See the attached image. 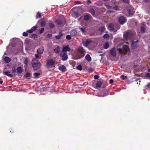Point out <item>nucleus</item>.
Listing matches in <instances>:
<instances>
[{"mask_svg": "<svg viewBox=\"0 0 150 150\" xmlns=\"http://www.w3.org/2000/svg\"><path fill=\"white\" fill-rule=\"evenodd\" d=\"M77 32L76 30H72L70 32L71 35L74 36L77 35Z\"/></svg>", "mask_w": 150, "mask_h": 150, "instance_id": "nucleus-17", "label": "nucleus"}, {"mask_svg": "<svg viewBox=\"0 0 150 150\" xmlns=\"http://www.w3.org/2000/svg\"><path fill=\"white\" fill-rule=\"evenodd\" d=\"M35 57L36 58H35L36 59H38L39 58V55L38 54H35Z\"/></svg>", "mask_w": 150, "mask_h": 150, "instance_id": "nucleus-60", "label": "nucleus"}, {"mask_svg": "<svg viewBox=\"0 0 150 150\" xmlns=\"http://www.w3.org/2000/svg\"><path fill=\"white\" fill-rule=\"evenodd\" d=\"M46 21L44 20H42L41 21V26L42 27H45L46 25Z\"/></svg>", "mask_w": 150, "mask_h": 150, "instance_id": "nucleus-31", "label": "nucleus"}, {"mask_svg": "<svg viewBox=\"0 0 150 150\" xmlns=\"http://www.w3.org/2000/svg\"><path fill=\"white\" fill-rule=\"evenodd\" d=\"M66 20L63 16H61L60 17L56 20L55 22L58 25H64Z\"/></svg>", "mask_w": 150, "mask_h": 150, "instance_id": "nucleus-3", "label": "nucleus"}, {"mask_svg": "<svg viewBox=\"0 0 150 150\" xmlns=\"http://www.w3.org/2000/svg\"><path fill=\"white\" fill-rule=\"evenodd\" d=\"M12 71L14 73L16 72V69L15 68H13L12 69Z\"/></svg>", "mask_w": 150, "mask_h": 150, "instance_id": "nucleus-56", "label": "nucleus"}, {"mask_svg": "<svg viewBox=\"0 0 150 150\" xmlns=\"http://www.w3.org/2000/svg\"><path fill=\"white\" fill-rule=\"evenodd\" d=\"M3 83V81L2 79L0 78V84H2Z\"/></svg>", "mask_w": 150, "mask_h": 150, "instance_id": "nucleus-61", "label": "nucleus"}, {"mask_svg": "<svg viewBox=\"0 0 150 150\" xmlns=\"http://www.w3.org/2000/svg\"><path fill=\"white\" fill-rule=\"evenodd\" d=\"M121 1L122 3L127 4H129L130 2L129 0H121Z\"/></svg>", "mask_w": 150, "mask_h": 150, "instance_id": "nucleus-34", "label": "nucleus"}, {"mask_svg": "<svg viewBox=\"0 0 150 150\" xmlns=\"http://www.w3.org/2000/svg\"><path fill=\"white\" fill-rule=\"evenodd\" d=\"M108 29L111 31H114L115 29L114 28V24L112 23H111L109 24L108 26Z\"/></svg>", "mask_w": 150, "mask_h": 150, "instance_id": "nucleus-14", "label": "nucleus"}, {"mask_svg": "<svg viewBox=\"0 0 150 150\" xmlns=\"http://www.w3.org/2000/svg\"><path fill=\"white\" fill-rule=\"evenodd\" d=\"M16 71L19 74H21L23 71V69L21 67H18L16 69Z\"/></svg>", "mask_w": 150, "mask_h": 150, "instance_id": "nucleus-21", "label": "nucleus"}, {"mask_svg": "<svg viewBox=\"0 0 150 150\" xmlns=\"http://www.w3.org/2000/svg\"><path fill=\"white\" fill-rule=\"evenodd\" d=\"M133 34L130 32H127L124 35V37L126 40H130L133 36Z\"/></svg>", "mask_w": 150, "mask_h": 150, "instance_id": "nucleus-4", "label": "nucleus"}, {"mask_svg": "<svg viewBox=\"0 0 150 150\" xmlns=\"http://www.w3.org/2000/svg\"><path fill=\"white\" fill-rule=\"evenodd\" d=\"M26 32L28 33H33V31H32V30H31V28L29 30H27Z\"/></svg>", "mask_w": 150, "mask_h": 150, "instance_id": "nucleus-55", "label": "nucleus"}, {"mask_svg": "<svg viewBox=\"0 0 150 150\" xmlns=\"http://www.w3.org/2000/svg\"><path fill=\"white\" fill-rule=\"evenodd\" d=\"M37 35L35 34H33L31 35L30 37L32 38H34L37 36Z\"/></svg>", "mask_w": 150, "mask_h": 150, "instance_id": "nucleus-43", "label": "nucleus"}, {"mask_svg": "<svg viewBox=\"0 0 150 150\" xmlns=\"http://www.w3.org/2000/svg\"><path fill=\"white\" fill-rule=\"evenodd\" d=\"M113 80L112 79H110L109 81V83L110 84H112L113 83Z\"/></svg>", "mask_w": 150, "mask_h": 150, "instance_id": "nucleus-58", "label": "nucleus"}, {"mask_svg": "<svg viewBox=\"0 0 150 150\" xmlns=\"http://www.w3.org/2000/svg\"><path fill=\"white\" fill-rule=\"evenodd\" d=\"M23 35L24 36L26 37L28 36V34L27 33V32H24L23 33Z\"/></svg>", "mask_w": 150, "mask_h": 150, "instance_id": "nucleus-48", "label": "nucleus"}, {"mask_svg": "<svg viewBox=\"0 0 150 150\" xmlns=\"http://www.w3.org/2000/svg\"><path fill=\"white\" fill-rule=\"evenodd\" d=\"M40 75L39 73L36 72L34 74L33 78L35 79H36L39 78V76Z\"/></svg>", "mask_w": 150, "mask_h": 150, "instance_id": "nucleus-29", "label": "nucleus"}, {"mask_svg": "<svg viewBox=\"0 0 150 150\" xmlns=\"http://www.w3.org/2000/svg\"><path fill=\"white\" fill-rule=\"evenodd\" d=\"M110 37L109 35L107 34H104L103 36V37L105 39H107L108 38Z\"/></svg>", "mask_w": 150, "mask_h": 150, "instance_id": "nucleus-37", "label": "nucleus"}, {"mask_svg": "<svg viewBox=\"0 0 150 150\" xmlns=\"http://www.w3.org/2000/svg\"><path fill=\"white\" fill-rule=\"evenodd\" d=\"M44 28H42L40 31V34H42L44 31Z\"/></svg>", "mask_w": 150, "mask_h": 150, "instance_id": "nucleus-47", "label": "nucleus"}, {"mask_svg": "<svg viewBox=\"0 0 150 150\" xmlns=\"http://www.w3.org/2000/svg\"><path fill=\"white\" fill-rule=\"evenodd\" d=\"M117 50L119 51V52L120 54H122L123 53L122 50L121 48H119Z\"/></svg>", "mask_w": 150, "mask_h": 150, "instance_id": "nucleus-49", "label": "nucleus"}, {"mask_svg": "<svg viewBox=\"0 0 150 150\" xmlns=\"http://www.w3.org/2000/svg\"><path fill=\"white\" fill-rule=\"evenodd\" d=\"M79 28L80 29V31L82 33H85L87 31L86 30V27L84 26H83L82 27H79Z\"/></svg>", "mask_w": 150, "mask_h": 150, "instance_id": "nucleus-18", "label": "nucleus"}, {"mask_svg": "<svg viewBox=\"0 0 150 150\" xmlns=\"http://www.w3.org/2000/svg\"><path fill=\"white\" fill-rule=\"evenodd\" d=\"M4 60L6 63H9L11 61V59L8 57H6L4 59Z\"/></svg>", "mask_w": 150, "mask_h": 150, "instance_id": "nucleus-22", "label": "nucleus"}, {"mask_svg": "<svg viewBox=\"0 0 150 150\" xmlns=\"http://www.w3.org/2000/svg\"><path fill=\"white\" fill-rule=\"evenodd\" d=\"M71 51V49L69 45H67L63 47L62 51L63 53H66L67 52H70Z\"/></svg>", "mask_w": 150, "mask_h": 150, "instance_id": "nucleus-7", "label": "nucleus"}, {"mask_svg": "<svg viewBox=\"0 0 150 150\" xmlns=\"http://www.w3.org/2000/svg\"><path fill=\"white\" fill-rule=\"evenodd\" d=\"M77 69L78 70L81 71L82 70V66L80 64L77 67H76Z\"/></svg>", "mask_w": 150, "mask_h": 150, "instance_id": "nucleus-38", "label": "nucleus"}, {"mask_svg": "<svg viewBox=\"0 0 150 150\" xmlns=\"http://www.w3.org/2000/svg\"><path fill=\"white\" fill-rule=\"evenodd\" d=\"M113 8L116 11H118L119 10V7L117 5H115V6H113Z\"/></svg>", "mask_w": 150, "mask_h": 150, "instance_id": "nucleus-42", "label": "nucleus"}, {"mask_svg": "<svg viewBox=\"0 0 150 150\" xmlns=\"http://www.w3.org/2000/svg\"><path fill=\"white\" fill-rule=\"evenodd\" d=\"M121 78L123 79H125L127 78V76H124V75H122L120 76Z\"/></svg>", "mask_w": 150, "mask_h": 150, "instance_id": "nucleus-45", "label": "nucleus"}, {"mask_svg": "<svg viewBox=\"0 0 150 150\" xmlns=\"http://www.w3.org/2000/svg\"><path fill=\"white\" fill-rule=\"evenodd\" d=\"M58 69L62 72H65L67 70L66 67L63 65H62L61 66L59 67Z\"/></svg>", "mask_w": 150, "mask_h": 150, "instance_id": "nucleus-13", "label": "nucleus"}, {"mask_svg": "<svg viewBox=\"0 0 150 150\" xmlns=\"http://www.w3.org/2000/svg\"><path fill=\"white\" fill-rule=\"evenodd\" d=\"M37 26L36 25L33 26L31 28V30L33 31V32L35 31L37 28Z\"/></svg>", "mask_w": 150, "mask_h": 150, "instance_id": "nucleus-39", "label": "nucleus"}, {"mask_svg": "<svg viewBox=\"0 0 150 150\" xmlns=\"http://www.w3.org/2000/svg\"><path fill=\"white\" fill-rule=\"evenodd\" d=\"M147 71L148 72H150V68H148Z\"/></svg>", "mask_w": 150, "mask_h": 150, "instance_id": "nucleus-64", "label": "nucleus"}, {"mask_svg": "<svg viewBox=\"0 0 150 150\" xmlns=\"http://www.w3.org/2000/svg\"><path fill=\"white\" fill-rule=\"evenodd\" d=\"M144 1L145 3L148 2V3H149L150 0H144Z\"/></svg>", "mask_w": 150, "mask_h": 150, "instance_id": "nucleus-59", "label": "nucleus"}, {"mask_svg": "<svg viewBox=\"0 0 150 150\" xmlns=\"http://www.w3.org/2000/svg\"><path fill=\"white\" fill-rule=\"evenodd\" d=\"M89 12L91 13L93 16L95 14V11L93 8H91L89 10Z\"/></svg>", "mask_w": 150, "mask_h": 150, "instance_id": "nucleus-26", "label": "nucleus"}, {"mask_svg": "<svg viewBox=\"0 0 150 150\" xmlns=\"http://www.w3.org/2000/svg\"><path fill=\"white\" fill-rule=\"evenodd\" d=\"M85 58L88 62L90 61L91 60V59L90 56L88 54L86 55Z\"/></svg>", "mask_w": 150, "mask_h": 150, "instance_id": "nucleus-27", "label": "nucleus"}, {"mask_svg": "<svg viewBox=\"0 0 150 150\" xmlns=\"http://www.w3.org/2000/svg\"><path fill=\"white\" fill-rule=\"evenodd\" d=\"M123 50L125 52V54H126L129 50L128 46L127 45H125L123 46Z\"/></svg>", "mask_w": 150, "mask_h": 150, "instance_id": "nucleus-16", "label": "nucleus"}, {"mask_svg": "<svg viewBox=\"0 0 150 150\" xmlns=\"http://www.w3.org/2000/svg\"><path fill=\"white\" fill-rule=\"evenodd\" d=\"M105 30V28L103 26H101L98 29V31L100 32L101 33L103 32H104Z\"/></svg>", "mask_w": 150, "mask_h": 150, "instance_id": "nucleus-32", "label": "nucleus"}, {"mask_svg": "<svg viewBox=\"0 0 150 150\" xmlns=\"http://www.w3.org/2000/svg\"><path fill=\"white\" fill-rule=\"evenodd\" d=\"M127 11L128 13V17L132 16L134 13L133 9L132 8H128L127 9Z\"/></svg>", "mask_w": 150, "mask_h": 150, "instance_id": "nucleus-12", "label": "nucleus"}, {"mask_svg": "<svg viewBox=\"0 0 150 150\" xmlns=\"http://www.w3.org/2000/svg\"><path fill=\"white\" fill-rule=\"evenodd\" d=\"M146 29L144 27L141 26L140 28L141 31L142 33H144L145 32Z\"/></svg>", "mask_w": 150, "mask_h": 150, "instance_id": "nucleus-36", "label": "nucleus"}, {"mask_svg": "<svg viewBox=\"0 0 150 150\" xmlns=\"http://www.w3.org/2000/svg\"><path fill=\"white\" fill-rule=\"evenodd\" d=\"M75 4H81V2L80 1H76L74 2Z\"/></svg>", "mask_w": 150, "mask_h": 150, "instance_id": "nucleus-57", "label": "nucleus"}, {"mask_svg": "<svg viewBox=\"0 0 150 150\" xmlns=\"http://www.w3.org/2000/svg\"><path fill=\"white\" fill-rule=\"evenodd\" d=\"M55 64V62L52 59H50L47 61L46 64L48 66H53Z\"/></svg>", "mask_w": 150, "mask_h": 150, "instance_id": "nucleus-10", "label": "nucleus"}, {"mask_svg": "<svg viewBox=\"0 0 150 150\" xmlns=\"http://www.w3.org/2000/svg\"><path fill=\"white\" fill-rule=\"evenodd\" d=\"M60 47L59 46H57V47H56L54 49V51L56 53H58L60 51Z\"/></svg>", "mask_w": 150, "mask_h": 150, "instance_id": "nucleus-24", "label": "nucleus"}, {"mask_svg": "<svg viewBox=\"0 0 150 150\" xmlns=\"http://www.w3.org/2000/svg\"><path fill=\"white\" fill-rule=\"evenodd\" d=\"M104 5L105 6H106L108 8V9L110 8L111 7V6L110 5L107 4L105 3H104Z\"/></svg>", "mask_w": 150, "mask_h": 150, "instance_id": "nucleus-44", "label": "nucleus"}, {"mask_svg": "<svg viewBox=\"0 0 150 150\" xmlns=\"http://www.w3.org/2000/svg\"><path fill=\"white\" fill-rule=\"evenodd\" d=\"M138 41L133 42L131 45V47L132 50L137 48L138 47Z\"/></svg>", "mask_w": 150, "mask_h": 150, "instance_id": "nucleus-6", "label": "nucleus"}, {"mask_svg": "<svg viewBox=\"0 0 150 150\" xmlns=\"http://www.w3.org/2000/svg\"><path fill=\"white\" fill-rule=\"evenodd\" d=\"M94 71L93 69L91 68H90L88 69V71L90 72H92Z\"/></svg>", "mask_w": 150, "mask_h": 150, "instance_id": "nucleus-51", "label": "nucleus"}, {"mask_svg": "<svg viewBox=\"0 0 150 150\" xmlns=\"http://www.w3.org/2000/svg\"><path fill=\"white\" fill-rule=\"evenodd\" d=\"M148 52H150V46L148 47Z\"/></svg>", "mask_w": 150, "mask_h": 150, "instance_id": "nucleus-62", "label": "nucleus"}, {"mask_svg": "<svg viewBox=\"0 0 150 150\" xmlns=\"http://www.w3.org/2000/svg\"><path fill=\"white\" fill-rule=\"evenodd\" d=\"M78 52L80 54L79 58L81 59L86 54V50L82 46L79 47L77 49Z\"/></svg>", "mask_w": 150, "mask_h": 150, "instance_id": "nucleus-2", "label": "nucleus"}, {"mask_svg": "<svg viewBox=\"0 0 150 150\" xmlns=\"http://www.w3.org/2000/svg\"><path fill=\"white\" fill-rule=\"evenodd\" d=\"M102 84L101 81H98L96 84V87L97 88H98L101 87Z\"/></svg>", "mask_w": 150, "mask_h": 150, "instance_id": "nucleus-23", "label": "nucleus"}, {"mask_svg": "<svg viewBox=\"0 0 150 150\" xmlns=\"http://www.w3.org/2000/svg\"><path fill=\"white\" fill-rule=\"evenodd\" d=\"M62 33L61 32H60L58 35H56L55 36V38L57 40H59L61 38V37H62Z\"/></svg>", "mask_w": 150, "mask_h": 150, "instance_id": "nucleus-25", "label": "nucleus"}, {"mask_svg": "<svg viewBox=\"0 0 150 150\" xmlns=\"http://www.w3.org/2000/svg\"><path fill=\"white\" fill-rule=\"evenodd\" d=\"M66 38L68 40H70L71 39V37L70 35H67L66 36Z\"/></svg>", "mask_w": 150, "mask_h": 150, "instance_id": "nucleus-46", "label": "nucleus"}, {"mask_svg": "<svg viewBox=\"0 0 150 150\" xmlns=\"http://www.w3.org/2000/svg\"><path fill=\"white\" fill-rule=\"evenodd\" d=\"M32 76V74L29 72H26L24 76L25 78H28L30 79V77Z\"/></svg>", "mask_w": 150, "mask_h": 150, "instance_id": "nucleus-20", "label": "nucleus"}, {"mask_svg": "<svg viewBox=\"0 0 150 150\" xmlns=\"http://www.w3.org/2000/svg\"><path fill=\"white\" fill-rule=\"evenodd\" d=\"M32 65L33 69L36 70L40 68L41 64L38 60L35 58H33L31 62Z\"/></svg>", "mask_w": 150, "mask_h": 150, "instance_id": "nucleus-1", "label": "nucleus"}, {"mask_svg": "<svg viewBox=\"0 0 150 150\" xmlns=\"http://www.w3.org/2000/svg\"><path fill=\"white\" fill-rule=\"evenodd\" d=\"M90 16H91V15L89 14L86 15L84 16L83 19L84 20H87L89 19Z\"/></svg>", "mask_w": 150, "mask_h": 150, "instance_id": "nucleus-28", "label": "nucleus"}, {"mask_svg": "<svg viewBox=\"0 0 150 150\" xmlns=\"http://www.w3.org/2000/svg\"><path fill=\"white\" fill-rule=\"evenodd\" d=\"M86 2L88 5L92 3L91 1L90 0H87L86 1Z\"/></svg>", "mask_w": 150, "mask_h": 150, "instance_id": "nucleus-53", "label": "nucleus"}, {"mask_svg": "<svg viewBox=\"0 0 150 150\" xmlns=\"http://www.w3.org/2000/svg\"><path fill=\"white\" fill-rule=\"evenodd\" d=\"M99 76L97 75H95L94 76V78L96 79H98L99 78Z\"/></svg>", "mask_w": 150, "mask_h": 150, "instance_id": "nucleus-54", "label": "nucleus"}, {"mask_svg": "<svg viewBox=\"0 0 150 150\" xmlns=\"http://www.w3.org/2000/svg\"><path fill=\"white\" fill-rule=\"evenodd\" d=\"M74 15L77 17H78L80 16V15L79 14V12L77 11L75 12L74 13Z\"/></svg>", "mask_w": 150, "mask_h": 150, "instance_id": "nucleus-41", "label": "nucleus"}, {"mask_svg": "<svg viewBox=\"0 0 150 150\" xmlns=\"http://www.w3.org/2000/svg\"><path fill=\"white\" fill-rule=\"evenodd\" d=\"M49 25L50 28H53L54 26V24L52 23H49Z\"/></svg>", "mask_w": 150, "mask_h": 150, "instance_id": "nucleus-40", "label": "nucleus"}, {"mask_svg": "<svg viewBox=\"0 0 150 150\" xmlns=\"http://www.w3.org/2000/svg\"><path fill=\"white\" fill-rule=\"evenodd\" d=\"M145 77H150V73H147L145 74Z\"/></svg>", "mask_w": 150, "mask_h": 150, "instance_id": "nucleus-50", "label": "nucleus"}, {"mask_svg": "<svg viewBox=\"0 0 150 150\" xmlns=\"http://www.w3.org/2000/svg\"><path fill=\"white\" fill-rule=\"evenodd\" d=\"M92 42V41L89 39H85L82 40V43L83 45L85 47H87Z\"/></svg>", "mask_w": 150, "mask_h": 150, "instance_id": "nucleus-5", "label": "nucleus"}, {"mask_svg": "<svg viewBox=\"0 0 150 150\" xmlns=\"http://www.w3.org/2000/svg\"><path fill=\"white\" fill-rule=\"evenodd\" d=\"M110 54L113 57H115L116 55V51L114 47L112 48L110 50Z\"/></svg>", "mask_w": 150, "mask_h": 150, "instance_id": "nucleus-11", "label": "nucleus"}, {"mask_svg": "<svg viewBox=\"0 0 150 150\" xmlns=\"http://www.w3.org/2000/svg\"><path fill=\"white\" fill-rule=\"evenodd\" d=\"M60 56L62 57L61 59L63 61L67 60L68 58V55L66 53H61Z\"/></svg>", "mask_w": 150, "mask_h": 150, "instance_id": "nucleus-8", "label": "nucleus"}, {"mask_svg": "<svg viewBox=\"0 0 150 150\" xmlns=\"http://www.w3.org/2000/svg\"><path fill=\"white\" fill-rule=\"evenodd\" d=\"M118 21L119 23L121 24H123L126 21L125 18L124 16L120 17L119 18Z\"/></svg>", "mask_w": 150, "mask_h": 150, "instance_id": "nucleus-9", "label": "nucleus"}, {"mask_svg": "<svg viewBox=\"0 0 150 150\" xmlns=\"http://www.w3.org/2000/svg\"><path fill=\"white\" fill-rule=\"evenodd\" d=\"M146 86L147 87L149 88H150V84H148L146 85Z\"/></svg>", "mask_w": 150, "mask_h": 150, "instance_id": "nucleus-63", "label": "nucleus"}, {"mask_svg": "<svg viewBox=\"0 0 150 150\" xmlns=\"http://www.w3.org/2000/svg\"><path fill=\"white\" fill-rule=\"evenodd\" d=\"M10 72L9 71H3V74L4 75H6L7 76H9L10 77H12L13 76L12 74H9Z\"/></svg>", "mask_w": 150, "mask_h": 150, "instance_id": "nucleus-19", "label": "nucleus"}, {"mask_svg": "<svg viewBox=\"0 0 150 150\" xmlns=\"http://www.w3.org/2000/svg\"><path fill=\"white\" fill-rule=\"evenodd\" d=\"M46 37L47 38H51L52 37V34L50 33H49L46 35Z\"/></svg>", "mask_w": 150, "mask_h": 150, "instance_id": "nucleus-52", "label": "nucleus"}, {"mask_svg": "<svg viewBox=\"0 0 150 150\" xmlns=\"http://www.w3.org/2000/svg\"><path fill=\"white\" fill-rule=\"evenodd\" d=\"M28 58L27 57H26L25 58V60L23 62V63L24 64H25V66H27L28 65Z\"/></svg>", "mask_w": 150, "mask_h": 150, "instance_id": "nucleus-33", "label": "nucleus"}, {"mask_svg": "<svg viewBox=\"0 0 150 150\" xmlns=\"http://www.w3.org/2000/svg\"><path fill=\"white\" fill-rule=\"evenodd\" d=\"M41 13L40 12H38L37 13V15L36 16V18H41Z\"/></svg>", "mask_w": 150, "mask_h": 150, "instance_id": "nucleus-35", "label": "nucleus"}, {"mask_svg": "<svg viewBox=\"0 0 150 150\" xmlns=\"http://www.w3.org/2000/svg\"><path fill=\"white\" fill-rule=\"evenodd\" d=\"M44 50V47L42 46H41L40 48L37 50V52L38 53L41 54H42Z\"/></svg>", "mask_w": 150, "mask_h": 150, "instance_id": "nucleus-15", "label": "nucleus"}, {"mask_svg": "<svg viewBox=\"0 0 150 150\" xmlns=\"http://www.w3.org/2000/svg\"><path fill=\"white\" fill-rule=\"evenodd\" d=\"M109 46V43L108 42H106L103 45V48L105 49H107Z\"/></svg>", "mask_w": 150, "mask_h": 150, "instance_id": "nucleus-30", "label": "nucleus"}]
</instances>
